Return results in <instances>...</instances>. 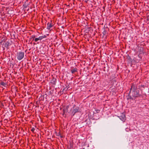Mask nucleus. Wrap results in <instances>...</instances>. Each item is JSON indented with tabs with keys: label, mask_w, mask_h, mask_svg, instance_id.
I'll return each mask as SVG.
<instances>
[{
	"label": "nucleus",
	"mask_w": 149,
	"mask_h": 149,
	"mask_svg": "<svg viewBox=\"0 0 149 149\" xmlns=\"http://www.w3.org/2000/svg\"><path fill=\"white\" fill-rule=\"evenodd\" d=\"M68 107H69V106H68Z\"/></svg>",
	"instance_id": "f3484780"
},
{
	"label": "nucleus",
	"mask_w": 149,
	"mask_h": 149,
	"mask_svg": "<svg viewBox=\"0 0 149 149\" xmlns=\"http://www.w3.org/2000/svg\"><path fill=\"white\" fill-rule=\"evenodd\" d=\"M138 89L136 88V87L134 85H132L131 86V88L130 89V92H132Z\"/></svg>",
	"instance_id": "7ed1b4c3"
},
{
	"label": "nucleus",
	"mask_w": 149,
	"mask_h": 149,
	"mask_svg": "<svg viewBox=\"0 0 149 149\" xmlns=\"http://www.w3.org/2000/svg\"><path fill=\"white\" fill-rule=\"evenodd\" d=\"M35 36H31V38H32L33 39V40L34 39V38H35Z\"/></svg>",
	"instance_id": "9b49d317"
},
{
	"label": "nucleus",
	"mask_w": 149,
	"mask_h": 149,
	"mask_svg": "<svg viewBox=\"0 0 149 149\" xmlns=\"http://www.w3.org/2000/svg\"><path fill=\"white\" fill-rule=\"evenodd\" d=\"M53 26V25L51 23L48 22L47 24V29L50 30L51 28Z\"/></svg>",
	"instance_id": "39448f33"
},
{
	"label": "nucleus",
	"mask_w": 149,
	"mask_h": 149,
	"mask_svg": "<svg viewBox=\"0 0 149 149\" xmlns=\"http://www.w3.org/2000/svg\"><path fill=\"white\" fill-rule=\"evenodd\" d=\"M132 96L134 97H138L139 96V90H136L135 91H132Z\"/></svg>",
	"instance_id": "f03ea898"
},
{
	"label": "nucleus",
	"mask_w": 149,
	"mask_h": 149,
	"mask_svg": "<svg viewBox=\"0 0 149 149\" xmlns=\"http://www.w3.org/2000/svg\"><path fill=\"white\" fill-rule=\"evenodd\" d=\"M71 71H72V73H74V72H76L77 70H76L74 69V70H72Z\"/></svg>",
	"instance_id": "1a4fd4ad"
},
{
	"label": "nucleus",
	"mask_w": 149,
	"mask_h": 149,
	"mask_svg": "<svg viewBox=\"0 0 149 149\" xmlns=\"http://www.w3.org/2000/svg\"><path fill=\"white\" fill-rule=\"evenodd\" d=\"M119 118L121 120L124 121L125 120V115L124 114H122L121 115L119 116Z\"/></svg>",
	"instance_id": "20e7f679"
},
{
	"label": "nucleus",
	"mask_w": 149,
	"mask_h": 149,
	"mask_svg": "<svg viewBox=\"0 0 149 149\" xmlns=\"http://www.w3.org/2000/svg\"><path fill=\"white\" fill-rule=\"evenodd\" d=\"M41 37H42V39L44 38H46L47 36L46 35H44L43 36H41Z\"/></svg>",
	"instance_id": "9d476101"
},
{
	"label": "nucleus",
	"mask_w": 149,
	"mask_h": 149,
	"mask_svg": "<svg viewBox=\"0 0 149 149\" xmlns=\"http://www.w3.org/2000/svg\"><path fill=\"white\" fill-rule=\"evenodd\" d=\"M86 2H87L88 0H84Z\"/></svg>",
	"instance_id": "f8f14e48"
},
{
	"label": "nucleus",
	"mask_w": 149,
	"mask_h": 149,
	"mask_svg": "<svg viewBox=\"0 0 149 149\" xmlns=\"http://www.w3.org/2000/svg\"><path fill=\"white\" fill-rule=\"evenodd\" d=\"M34 130V129H32V130H31L32 131H33V130Z\"/></svg>",
	"instance_id": "ddd939ff"
},
{
	"label": "nucleus",
	"mask_w": 149,
	"mask_h": 149,
	"mask_svg": "<svg viewBox=\"0 0 149 149\" xmlns=\"http://www.w3.org/2000/svg\"><path fill=\"white\" fill-rule=\"evenodd\" d=\"M65 32H66V33H68L66 31H65Z\"/></svg>",
	"instance_id": "4468645a"
},
{
	"label": "nucleus",
	"mask_w": 149,
	"mask_h": 149,
	"mask_svg": "<svg viewBox=\"0 0 149 149\" xmlns=\"http://www.w3.org/2000/svg\"><path fill=\"white\" fill-rule=\"evenodd\" d=\"M62 78H63V79H64V76H63V77Z\"/></svg>",
	"instance_id": "2eb2a0df"
},
{
	"label": "nucleus",
	"mask_w": 149,
	"mask_h": 149,
	"mask_svg": "<svg viewBox=\"0 0 149 149\" xmlns=\"http://www.w3.org/2000/svg\"><path fill=\"white\" fill-rule=\"evenodd\" d=\"M24 56V53L22 52H19L17 53V59L20 61L21 60Z\"/></svg>",
	"instance_id": "f257e3e1"
},
{
	"label": "nucleus",
	"mask_w": 149,
	"mask_h": 149,
	"mask_svg": "<svg viewBox=\"0 0 149 149\" xmlns=\"http://www.w3.org/2000/svg\"><path fill=\"white\" fill-rule=\"evenodd\" d=\"M0 84L5 87L6 86V84L5 83L3 82H1L0 83Z\"/></svg>",
	"instance_id": "6e6552de"
},
{
	"label": "nucleus",
	"mask_w": 149,
	"mask_h": 149,
	"mask_svg": "<svg viewBox=\"0 0 149 149\" xmlns=\"http://www.w3.org/2000/svg\"><path fill=\"white\" fill-rule=\"evenodd\" d=\"M70 88V87L69 86V87H68V88H67V89H68V88Z\"/></svg>",
	"instance_id": "dca6fc26"
},
{
	"label": "nucleus",
	"mask_w": 149,
	"mask_h": 149,
	"mask_svg": "<svg viewBox=\"0 0 149 149\" xmlns=\"http://www.w3.org/2000/svg\"><path fill=\"white\" fill-rule=\"evenodd\" d=\"M42 39V37L41 36H39L38 38H36L34 39L35 42H37L38 40H41Z\"/></svg>",
	"instance_id": "0eeeda50"
},
{
	"label": "nucleus",
	"mask_w": 149,
	"mask_h": 149,
	"mask_svg": "<svg viewBox=\"0 0 149 149\" xmlns=\"http://www.w3.org/2000/svg\"><path fill=\"white\" fill-rule=\"evenodd\" d=\"M79 109V108L78 107H77L75 109H74L73 111V113H74L73 115H74L75 113L78 112Z\"/></svg>",
	"instance_id": "423d86ee"
}]
</instances>
